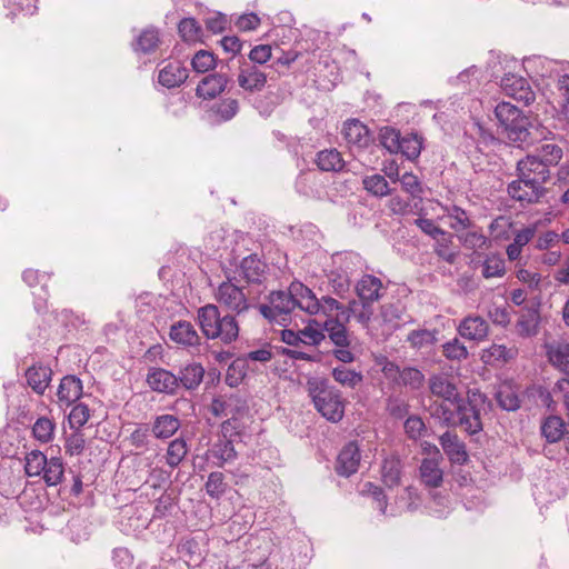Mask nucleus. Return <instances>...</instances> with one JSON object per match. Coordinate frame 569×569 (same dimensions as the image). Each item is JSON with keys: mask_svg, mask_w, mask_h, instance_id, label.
I'll use <instances>...</instances> for the list:
<instances>
[{"mask_svg": "<svg viewBox=\"0 0 569 569\" xmlns=\"http://www.w3.org/2000/svg\"><path fill=\"white\" fill-rule=\"evenodd\" d=\"M216 301L230 313L221 316L219 307L208 303L197 311V321L201 332L207 339H219L223 343H231L239 336V325L236 316L247 312L250 307V292L227 278L213 292Z\"/></svg>", "mask_w": 569, "mask_h": 569, "instance_id": "1", "label": "nucleus"}, {"mask_svg": "<svg viewBox=\"0 0 569 569\" xmlns=\"http://www.w3.org/2000/svg\"><path fill=\"white\" fill-rule=\"evenodd\" d=\"M518 179L508 184L509 196L522 203H537L546 196V182L550 179V169L539 157L528 154L517 163Z\"/></svg>", "mask_w": 569, "mask_h": 569, "instance_id": "2", "label": "nucleus"}, {"mask_svg": "<svg viewBox=\"0 0 569 569\" xmlns=\"http://www.w3.org/2000/svg\"><path fill=\"white\" fill-rule=\"evenodd\" d=\"M306 389L315 408L323 418L331 422H338L342 419L345 402L341 392L327 378L309 377Z\"/></svg>", "mask_w": 569, "mask_h": 569, "instance_id": "3", "label": "nucleus"}, {"mask_svg": "<svg viewBox=\"0 0 569 569\" xmlns=\"http://www.w3.org/2000/svg\"><path fill=\"white\" fill-rule=\"evenodd\" d=\"M296 286H305L302 282L293 281L287 291L279 290L270 292L268 303L259 306L260 313L269 321L284 325L290 319V315L296 308L305 311L302 298L298 295L299 289Z\"/></svg>", "mask_w": 569, "mask_h": 569, "instance_id": "4", "label": "nucleus"}, {"mask_svg": "<svg viewBox=\"0 0 569 569\" xmlns=\"http://www.w3.org/2000/svg\"><path fill=\"white\" fill-rule=\"evenodd\" d=\"M486 397L480 392H471L467 400L461 399L457 405V426L470 436L482 431L481 411Z\"/></svg>", "mask_w": 569, "mask_h": 569, "instance_id": "5", "label": "nucleus"}, {"mask_svg": "<svg viewBox=\"0 0 569 569\" xmlns=\"http://www.w3.org/2000/svg\"><path fill=\"white\" fill-rule=\"evenodd\" d=\"M297 288L299 289L298 295L303 299L305 312L310 316L322 313L328 319L333 318V312H336V316L343 311L350 312V309H346L342 303L332 297L323 296L321 299H318L315 292L307 286H298Z\"/></svg>", "mask_w": 569, "mask_h": 569, "instance_id": "6", "label": "nucleus"}, {"mask_svg": "<svg viewBox=\"0 0 569 569\" xmlns=\"http://www.w3.org/2000/svg\"><path fill=\"white\" fill-rule=\"evenodd\" d=\"M439 443L453 465L463 466L469 460L466 443L453 431H446L439 437Z\"/></svg>", "mask_w": 569, "mask_h": 569, "instance_id": "7", "label": "nucleus"}, {"mask_svg": "<svg viewBox=\"0 0 569 569\" xmlns=\"http://www.w3.org/2000/svg\"><path fill=\"white\" fill-rule=\"evenodd\" d=\"M501 88L506 94L512 97L517 101L523 102L526 106L535 101L536 96L530 88L528 81L516 74H506L501 79Z\"/></svg>", "mask_w": 569, "mask_h": 569, "instance_id": "8", "label": "nucleus"}, {"mask_svg": "<svg viewBox=\"0 0 569 569\" xmlns=\"http://www.w3.org/2000/svg\"><path fill=\"white\" fill-rule=\"evenodd\" d=\"M239 87L249 93L260 92L267 84V74L253 64L243 63L237 78Z\"/></svg>", "mask_w": 569, "mask_h": 569, "instance_id": "9", "label": "nucleus"}, {"mask_svg": "<svg viewBox=\"0 0 569 569\" xmlns=\"http://www.w3.org/2000/svg\"><path fill=\"white\" fill-rule=\"evenodd\" d=\"M349 320V311H343L339 312L335 318H328L325 321V330L336 347H347V345H351V340L346 327Z\"/></svg>", "mask_w": 569, "mask_h": 569, "instance_id": "10", "label": "nucleus"}, {"mask_svg": "<svg viewBox=\"0 0 569 569\" xmlns=\"http://www.w3.org/2000/svg\"><path fill=\"white\" fill-rule=\"evenodd\" d=\"M147 382L152 390L168 395H176L179 389L178 377L163 368L150 369Z\"/></svg>", "mask_w": 569, "mask_h": 569, "instance_id": "11", "label": "nucleus"}, {"mask_svg": "<svg viewBox=\"0 0 569 569\" xmlns=\"http://www.w3.org/2000/svg\"><path fill=\"white\" fill-rule=\"evenodd\" d=\"M239 276L248 284L261 286L267 279V264L257 254H250L242 259Z\"/></svg>", "mask_w": 569, "mask_h": 569, "instance_id": "12", "label": "nucleus"}, {"mask_svg": "<svg viewBox=\"0 0 569 569\" xmlns=\"http://www.w3.org/2000/svg\"><path fill=\"white\" fill-rule=\"evenodd\" d=\"M356 292L360 303L372 305L382 298L386 287L379 278L372 274H363L356 284Z\"/></svg>", "mask_w": 569, "mask_h": 569, "instance_id": "13", "label": "nucleus"}, {"mask_svg": "<svg viewBox=\"0 0 569 569\" xmlns=\"http://www.w3.org/2000/svg\"><path fill=\"white\" fill-rule=\"evenodd\" d=\"M361 455L356 441L348 442L337 458L336 471L338 475L349 477L357 472Z\"/></svg>", "mask_w": 569, "mask_h": 569, "instance_id": "14", "label": "nucleus"}, {"mask_svg": "<svg viewBox=\"0 0 569 569\" xmlns=\"http://www.w3.org/2000/svg\"><path fill=\"white\" fill-rule=\"evenodd\" d=\"M549 363L569 378V342L553 340L545 345Z\"/></svg>", "mask_w": 569, "mask_h": 569, "instance_id": "15", "label": "nucleus"}, {"mask_svg": "<svg viewBox=\"0 0 569 569\" xmlns=\"http://www.w3.org/2000/svg\"><path fill=\"white\" fill-rule=\"evenodd\" d=\"M342 133L350 148H367L372 140L368 128L357 119L346 121Z\"/></svg>", "mask_w": 569, "mask_h": 569, "instance_id": "16", "label": "nucleus"}, {"mask_svg": "<svg viewBox=\"0 0 569 569\" xmlns=\"http://www.w3.org/2000/svg\"><path fill=\"white\" fill-rule=\"evenodd\" d=\"M529 119L523 113H520L517 120L501 127V133H503L511 143L522 147L531 142L529 139Z\"/></svg>", "mask_w": 569, "mask_h": 569, "instance_id": "17", "label": "nucleus"}, {"mask_svg": "<svg viewBox=\"0 0 569 569\" xmlns=\"http://www.w3.org/2000/svg\"><path fill=\"white\" fill-rule=\"evenodd\" d=\"M435 450L436 457L425 458L419 469L421 481L430 488H437L443 481V471L440 468V451L437 448Z\"/></svg>", "mask_w": 569, "mask_h": 569, "instance_id": "18", "label": "nucleus"}, {"mask_svg": "<svg viewBox=\"0 0 569 569\" xmlns=\"http://www.w3.org/2000/svg\"><path fill=\"white\" fill-rule=\"evenodd\" d=\"M83 393L82 381L72 375L66 376L61 379L58 387L57 397L61 406H71Z\"/></svg>", "mask_w": 569, "mask_h": 569, "instance_id": "19", "label": "nucleus"}, {"mask_svg": "<svg viewBox=\"0 0 569 569\" xmlns=\"http://www.w3.org/2000/svg\"><path fill=\"white\" fill-rule=\"evenodd\" d=\"M429 389L433 396L442 398L450 405H456L461 400L457 386L446 376H432L429 379Z\"/></svg>", "mask_w": 569, "mask_h": 569, "instance_id": "20", "label": "nucleus"}, {"mask_svg": "<svg viewBox=\"0 0 569 569\" xmlns=\"http://www.w3.org/2000/svg\"><path fill=\"white\" fill-rule=\"evenodd\" d=\"M489 326L480 316L466 317L459 325L458 331L461 337L481 341L488 336Z\"/></svg>", "mask_w": 569, "mask_h": 569, "instance_id": "21", "label": "nucleus"}, {"mask_svg": "<svg viewBox=\"0 0 569 569\" xmlns=\"http://www.w3.org/2000/svg\"><path fill=\"white\" fill-rule=\"evenodd\" d=\"M170 338L176 343L184 347H197L200 345V336L193 325L186 320H180L171 326Z\"/></svg>", "mask_w": 569, "mask_h": 569, "instance_id": "22", "label": "nucleus"}, {"mask_svg": "<svg viewBox=\"0 0 569 569\" xmlns=\"http://www.w3.org/2000/svg\"><path fill=\"white\" fill-rule=\"evenodd\" d=\"M189 77V71L180 62H170L159 70L158 81L170 89L182 84Z\"/></svg>", "mask_w": 569, "mask_h": 569, "instance_id": "23", "label": "nucleus"}, {"mask_svg": "<svg viewBox=\"0 0 569 569\" xmlns=\"http://www.w3.org/2000/svg\"><path fill=\"white\" fill-rule=\"evenodd\" d=\"M228 83V77L221 73H212L204 77L197 86L196 93L202 99H213L220 94Z\"/></svg>", "mask_w": 569, "mask_h": 569, "instance_id": "24", "label": "nucleus"}, {"mask_svg": "<svg viewBox=\"0 0 569 569\" xmlns=\"http://www.w3.org/2000/svg\"><path fill=\"white\" fill-rule=\"evenodd\" d=\"M177 377L179 387L186 390H196L203 380L204 368L199 362H189L180 369Z\"/></svg>", "mask_w": 569, "mask_h": 569, "instance_id": "25", "label": "nucleus"}, {"mask_svg": "<svg viewBox=\"0 0 569 569\" xmlns=\"http://www.w3.org/2000/svg\"><path fill=\"white\" fill-rule=\"evenodd\" d=\"M52 377V370L42 365H33L26 371L27 382L38 395H43Z\"/></svg>", "mask_w": 569, "mask_h": 569, "instance_id": "26", "label": "nucleus"}, {"mask_svg": "<svg viewBox=\"0 0 569 569\" xmlns=\"http://www.w3.org/2000/svg\"><path fill=\"white\" fill-rule=\"evenodd\" d=\"M180 420L173 415H160L153 420L151 432L157 439H168L180 428Z\"/></svg>", "mask_w": 569, "mask_h": 569, "instance_id": "27", "label": "nucleus"}, {"mask_svg": "<svg viewBox=\"0 0 569 569\" xmlns=\"http://www.w3.org/2000/svg\"><path fill=\"white\" fill-rule=\"evenodd\" d=\"M518 356V348L516 346L507 347L505 345L493 343L482 355L486 363H506Z\"/></svg>", "mask_w": 569, "mask_h": 569, "instance_id": "28", "label": "nucleus"}, {"mask_svg": "<svg viewBox=\"0 0 569 569\" xmlns=\"http://www.w3.org/2000/svg\"><path fill=\"white\" fill-rule=\"evenodd\" d=\"M381 481L388 488H393L400 485L402 475V463L397 457L386 458L381 465Z\"/></svg>", "mask_w": 569, "mask_h": 569, "instance_id": "29", "label": "nucleus"}, {"mask_svg": "<svg viewBox=\"0 0 569 569\" xmlns=\"http://www.w3.org/2000/svg\"><path fill=\"white\" fill-rule=\"evenodd\" d=\"M345 164L346 162L337 149H326L317 154V166L321 171L339 172Z\"/></svg>", "mask_w": 569, "mask_h": 569, "instance_id": "30", "label": "nucleus"}, {"mask_svg": "<svg viewBox=\"0 0 569 569\" xmlns=\"http://www.w3.org/2000/svg\"><path fill=\"white\" fill-rule=\"evenodd\" d=\"M208 455L216 460L214 463L218 467H222L224 463L234 460L237 457L233 443L228 439H222L216 442L208 451Z\"/></svg>", "mask_w": 569, "mask_h": 569, "instance_id": "31", "label": "nucleus"}, {"mask_svg": "<svg viewBox=\"0 0 569 569\" xmlns=\"http://www.w3.org/2000/svg\"><path fill=\"white\" fill-rule=\"evenodd\" d=\"M563 420L558 416H549L541 425V433L548 442H557L566 437Z\"/></svg>", "mask_w": 569, "mask_h": 569, "instance_id": "32", "label": "nucleus"}, {"mask_svg": "<svg viewBox=\"0 0 569 569\" xmlns=\"http://www.w3.org/2000/svg\"><path fill=\"white\" fill-rule=\"evenodd\" d=\"M442 219H448L450 228L456 231L466 230L471 226L469 214L458 206L445 207Z\"/></svg>", "mask_w": 569, "mask_h": 569, "instance_id": "33", "label": "nucleus"}, {"mask_svg": "<svg viewBox=\"0 0 569 569\" xmlns=\"http://www.w3.org/2000/svg\"><path fill=\"white\" fill-rule=\"evenodd\" d=\"M159 32L153 28L144 29L136 39L133 50L142 53L153 52L159 46Z\"/></svg>", "mask_w": 569, "mask_h": 569, "instance_id": "34", "label": "nucleus"}, {"mask_svg": "<svg viewBox=\"0 0 569 569\" xmlns=\"http://www.w3.org/2000/svg\"><path fill=\"white\" fill-rule=\"evenodd\" d=\"M332 377L335 381L340 383L342 387L356 389L363 380L361 372L351 370L346 366H338L332 369Z\"/></svg>", "mask_w": 569, "mask_h": 569, "instance_id": "35", "label": "nucleus"}, {"mask_svg": "<svg viewBox=\"0 0 569 569\" xmlns=\"http://www.w3.org/2000/svg\"><path fill=\"white\" fill-rule=\"evenodd\" d=\"M187 453L188 446L186 440L182 438H176L167 448L166 462L169 467L176 468L182 462Z\"/></svg>", "mask_w": 569, "mask_h": 569, "instance_id": "36", "label": "nucleus"}, {"mask_svg": "<svg viewBox=\"0 0 569 569\" xmlns=\"http://www.w3.org/2000/svg\"><path fill=\"white\" fill-rule=\"evenodd\" d=\"M41 475L48 486L59 485L62 481L64 475V465L61 458L53 457L48 459L47 466Z\"/></svg>", "mask_w": 569, "mask_h": 569, "instance_id": "37", "label": "nucleus"}, {"mask_svg": "<svg viewBox=\"0 0 569 569\" xmlns=\"http://www.w3.org/2000/svg\"><path fill=\"white\" fill-rule=\"evenodd\" d=\"M532 156L539 157L540 161L550 169V167L557 166L561 160L562 149L556 143H545Z\"/></svg>", "mask_w": 569, "mask_h": 569, "instance_id": "38", "label": "nucleus"}, {"mask_svg": "<svg viewBox=\"0 0 569 569\" xmlns=\"http://www.w3.org/2000/svg\"><path fill=\"white\" fill-rule=\"evenodd\" d=\"M24 470L29 477H39L47 466V457L40 450H32L26 455Z\"/></svg>", "mask_w": 569, "mask_h": 569, "instance_id": "39", "label": "nucleus"}, {"mask_svg": "<svg viewBox=\"0 0 569 569\" xmlns=\"http://www.w3.org/2000/svg\"><path fill=\"white\" fill-rule=\"evenodd\" d=\"M54 428L56 423L51 419L40 417L33 423L32 435L38 441L47 443L53 439Z\"/></svg>", "mask_w": 569, "mask_h": 569, "instance_id": "40", "label": "nucleus"}, {"mask_svg": "<svg viewBox=\"0 0 569 569\" xmlns=\"http://www.w3.org/2000/svg\"><path fill=\"white\" fill-rule=\"evenodd\" d=\"M506 272L505 260L498 254H488L482 263V276L486 279L502 277Z\"/></svg>", "mask_w": 569, "mask_h": 569, "instance_id": "41", "label": "nucleus"}, {"mask_svg": "<svg viewBox=\"0 0 569 569\" xmlns=\"http://www.w3.org/2000/svg\"><path fill=\"white\" fill-rule=\"evenodd\" d=\"M239 111V102L237 99L227 98L212 107V112L221 121L232 119Z\"/></svg>", "mask_w": 569, "mask_h": 569, "instance_id": "42", "label": "nucleus"}, {"mask_svg": "<svg viewBox=\"0 0 569 569\" xmlns=\"http://www.w3.org/2000/svg\"><path fill=\"white\" fill-rule=\"evenodd\" d=\"M498 405L508 411H515L520 407V400L510 386H502L496 393Z\"/></svg>", "mask_w": 569, "mask_h": 569, "instance_id": "43", "label": "nucleus"}, {"mask_svg": "<svg viewBox=\"0 0 569 569\" xmlns=\"http://www.w3.org/2000/svg\"><path fill=\"white\" fill-rule=\"evenodd\" d=\"M365 189L376 197L391 194L388 182L381 174H373L363 179Z\"/></svg>", "mask_w": 569, "mask_h": 569, "instance_id": "44", "label": "nucleus"}, {"mask_svg": "<svg viewBox=\"0 0 569 569\" xmlns=\"http://www.w3.org/2000/svg\"><path fill=\"white\" fill-rule=\"evenodd\" d=\"M421 140L417 134L401 137L399 152L408 159H416L421 152Z\"/></svg>", "mask_w": 569, "mask_h": 569, "instance_id": "45", "label": "nucleus"}, {"mask_svg": "<svg viewBox=\"0 0 569 569\" xmlns=\"http://www.w3.org/2000/svg\"><path fill=\"white\" fill-rule=\"evenodd\" d=\"M206 491L207 493L216 499H219L227 489V483L224 482V476L222 472L214 471L208 476V480L206 482Z\"/></svg>", "mask_w": 569, "mask_h": 569, "instance_id": "46", "label": "nucleus"}, {"mask_svg": "<svg viewBox=\"0 0 569 569\" xmlns=\"http://www.w3.org/2000/svg\"><path fill=\"white\" fill-rule=\"evenodd\" d=\"M520 113L522 112L509 102H500L495 108V116L500 127L517 120Z\"/></svg>", "mask_w": 569, "mask_h": 569, "instance_id": "47", "label": "nucleus"}, {"mask_svg": "<svg viewBox=\"0 0 569 569\" xmlns=\"http://www.w3.org/2000/svg\"><path fill=\"white\" fill-rule=\"evenodd\" d=\"M449 402L435 405L433 416L438 417L441 422L447 427H457V405H452L455 409L450 408Z\"/></svg>", "mask_w": 569, "mask_h": 569, "instance_id": "48", "label": "nucleus"}, {"mask_svg": "<svg viewBox=\"0 0 569 569\" xmlns=\"http://www.w3.org/2000/svg\"><path fill=\"white\" fill-rule=\"evenodd\" d=\"M380 143L386 148L390 153L399 152V143L401 136L399 131L393 128L385 127L380 130Z\"/></svg>", "mask_w": 569, "mask_h": 569, "instance_id": "49", "label": "nucleus"}, {"mask_svg": "<svg viewBox=\"0 0 569 569\" xmlns=\"http://www.w3.org/2000/svg\"><path fill=\"white\" fill-rule=\"evenodd\" d=\"M191 64L194 71L204 73L214 68L216 59L213 53L200 50L193 56Z\"/></svg>", "mask_w": 569, "mask_h": 569, "instance_id": "50", "label": "nucleus"}, {"mask_svg": "<svg viewBox=\"0 0 569 569\" xmlns=\"http://www.w3.org/2000/svg\"><path fill=\"white\" fill-rule=\"evenodd\" d=\"M407 340L410 342L411 347L420 349L422 347L433 345L437 338L435 331L420 329L410 332Z\"/></svg>", "mask_w": 569, "mask_h": 569, "instance_id": "51", "label": "nucleus"}, {"mask_svg": "<svg viewBox=\"0 0 569 569\" xmlns=\"http://www.w3.org/2000/svg\"><path fill=\"white\" fill-rule=\"evenodd\" d=\"M537 323V316L533 312H527L519 317L516 330L522 337H530L536 333Z\"/></svg>", "mask_w": 569, "mask_h": 569, "instance_id": "52", "label": "nucleus"}, {"mask_svg": "<svg viewBox=\"0 0 569 569\" xmlns=\"http://www.w3.org/2000/svg\"><path fill=\"white\" fill-rule=\"evenodd\" d=\"M316 174L312 171L301 173L296 181V189L299 193L307 197H316L318 191L315 189Z\"/></svg>", "mask_w": 569, "mask_h": 569, "instance_id": "53", "label": "nucleus"}, {"mask_svg": "<svg viewBox=\"0 0 569 569\" xmlns=\"http://www.w3.org/2000/svg\"><path fill=\"white\" fill-rule=\"evenodd\" d=\"M436 253L445 261L453 263L458 257V252L450 249L451 236L446 232V236H441L436 239Z\"/></svg>", "mask_w": 569, "mask_h": 569, "instance_id": "54", "label": "nucleus"}, {"mask_svg": "<svg viewBox=\"0 0 569 569\" xmlns=\"http://www.w3.org/2000/svg\"><path fill=\"white\" fill-rule=\"evenodd\" d=\"M69 423L72 429H78L84 426L90 418V410L87 405H76L69 413Z\"/></svg>", "mask_w": 569, "mask_h": 569, "instance_id": "55", "label": "nucleus"}, {"mask_svg": "<svg viewBox=\"0 0 569 569\" xmlns=\"http://www.w3.org/2000/svg\"><path fill=\"white\" fill-rule=\"evenodd\" d=\"M399 181L402 189L413 198H420L423 193L422 184L417 176L411 172L403 173Z\"/></svg>", "mask_w": 569, "mask_h": 569, "instance_id": "56", "label": "nucleus"}, {"mask_svg": "<svg viewBox=\"0 0 569 569\" xmlns=\"http://www.w3.org/2000/svg\"><path fill=\"white\" fill-rule=\"evenodd\" d=\"M179 33L186 41H196L200 37V26L193 18H184L179 23Z\"/></svg>", "mask_w": 569, "mask_h": 569, "instance_id": "57", "label": "nucleus"}, {"mask_svg": "<svg viewBox=\"0 0 569 569\" xmlns=\"http://www.w3.org/2000/svg\"><path fill=\"white\" fill-rule=\"evenodd\" d=\"M442 351L445 357L450 360H462L468 357L467 348L457 338L445 343L442 346Z\"/></svg>", "mask_w": 569, "mask_h": 569, "instance_id": "58", "label": "nucleus"}, {"mask_svg": "<svg viewBox=\"0 0 569 569\" xmlns=\"http://www.w3.org/2000/svg\"><path fill=\"white\" fill-rule=\"evenodd\" d=\"M86 440L84 436L78 429L69 435L66 439L64 449L70 456H79L84 449Z\"/></svg>", "mask_w": 569, "mask_h": 569, "instance_id": "59", "label": "nucleus"}, {"mask_svg": "<svg viewBox=\"0 0 569 569\" xmlns=\"http://www.w3.org/2000/svg\"><path fill=\"white\" fill-rule=\"evenodd\" d=\"M399 379L403 385L417 389L422 385L425 377L420 370L408 367L399 372Z\"/></svg>", "mask_w": 569, "mask_h": 569, "instance_id": "60", "label": "nucleus"}, {"mask_svg": "<svg viewBox=\"0 0 569 569\" xmlns=\"http://www.w3.org/2000/svg\"><path fill=\"white\" fill-rule=\"evenodd\" d=\"M380 317L385 323L390 326V328H396L398 326V320L401 318V310L393 303H387L381 306Z\"/></svg>", "mask_w": 569, "mask_h": 569, "instance_id": "61", "label": "nucleus"}, {"mask_svg": "<svg viewBox=\"0 0 569 569\" xmlns=\"http://www.w3.org/2000/svg\"><path fill=\"white\" fill-rule=\"evenodd\" d=\"M405 430L409 438L418 439L425 431V423L421 418L411 416L405 422Z\"/></svg>", "mask_w": 569, "mask_h": 569, "instance_id": "62", "label": "nucleus"}, {"mask_svg": "<svg viewBox=\"0 0 569 569\" xmlns=\"http://www.w3.org/2000/svg\"><path fill=\"white\" fill-rule=\"evenodd\" d=\"M299 333L301 335V342L309 346L319 345L325 338V335L321 330L311 326H307L302 330H299Z\"/></svg>", "mask_w": 569, "mask_h": 569, "instance_id": "63", "label": "nucleus"}, {"mask_svg": "<svg viewBox=\"0 0 569 569\" xmlns=\"http://www.w3.org/2000/svg\"><path fill=\"white\" fill-rule=\"evenodd\" d=\"M461 239L463 246L472 250L482 249L488 243V239L482 233L476 231L467 232Z\"/></svg>", "mask_w": 569, "mask_h": 569, "instance_id": "64", "label": "nucleus"}]
</instances>
